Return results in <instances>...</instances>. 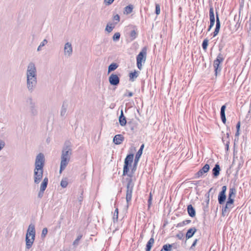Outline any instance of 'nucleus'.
Returning <instances> with one entry per match:
<instances>
[{
	"label": "nucleus",
	"instance_id": "nucleus-21",
	"mask_svg": "<svg viewBox=\"0 0 251 251\" xmlns=\"http://www.w3.org/2000/svg\"><path fill=\"white\" fill-rule=\"evenodd\" d=\"M119 121L120 125L122 126H125L126 123V117L124 115L123 110L121 111V114L119 118Z\"/></svg>",
	"mask_w": 251,
	"mask_h": 251
},
{
	"label": "nucleus",
	"instance_id": "nucleus-35",
	"mask_svg": "<svg viewBox=\"0 0 251 251\" xmlns=\"http://www.w3.org/2000/svg\"><path fill=\"white\" fill-rule=\"evenodd\" d=\"M208 44V40L207 39H205L202 42V47L204 50H206Z\"/></svg>",
	"mask_w": 251,
	"mask_h": 251
},
{
	"label": "nucleus",
	"instance_id": "nucleus-33",
	"mask_svg": "<svg viewBox=\"0 0 251 251\" xmlns=\"http://www.w3.org/2000/svg\"><path fill=\"white\" fill-rule=\"evenodd\" d=\"M172 248V245L168 244L163 245L162 249L164 251H171Z\"/></svg>",
	"mask_w": 251,
	"mask_h": 251
},
{
	"label": "nucleus",
	"instance_id": "nucleus-17",
	"mask_svg": "<svg viewBox=\"0 0 251 251\" xmlns=\"http://www.w3.org/2000/svg\"><path fill=\"white\" fill-rule=\"evenodd\" d=\"M233 207V204H229L226 203L225 206L223 207L222 212L223 216H225L226 214L228 213L230 210Z\"/></svg>",
	"mask_w": 251,
	"mask_h": 251
},
{
	"label": "nucleus",
	"instance_id": "nucleus-53",
	"mask_svg": "<svg viewBox=\"0 0 251 251\" xmlns=\"http://www.w3.org/2000/svg\"><path fill=\"white\" fill-rule=\"evenodd\" d=\"M240 122H238L236 125V129L238 130H240Z\"/></svg>",
	"mask_w": 251,
	"mask_h": 251
},
{
	"label": "nucleus",
	"instance_id": "nucleus-42",
	"mask_svg": "<svg viewBox=\"0 0 251 251\" xmlns=\"http://www.w3.org/2000/svg\"><path fill=\"white\" fill-rule=\"evenodd\" d=\"M60 185L63 188H66L68 185V182L66 180H62L60 183Z\"/></svg>",
	"mask_w": 251,
	"mask_h": 251
},
{
	"label": "nucleus",
	"instance_id": "nucleus-24",
	"mask_svg": "<svg viewBox=\"0 0 251 251\" xmlns=\"http://www.w3.org/2000/svg\"><path fill=\"white\" fill-rule=\"evenodd\" d=\"M187 211L189 216L194 217L196 215V211L194 207L191 204H189L187 206Z\"/></svg>",
	"mask_w": 251,
	"mask_h": 251
},
{
	"label": "nucleus",
	"instance_id": "nucleus-40",
	"mask_svg": "<svg viewBox=\"0 0 251 251\" xmlns=\"http://www.w3.org/2000/svg\"><path fill=\"white\" fill-rule=\"evenodd\" d=\"M136 36H137V33L135 31V30H132L130 33V37L131 38V39L134 40V39L136 38Z\"/></svg>",
	"mask_w": 251,
	"mask_h": 251
},
{
	"label": "nucleus",
	"instance_id": "nucleus-39",
	"mask_svg": "<svg viewBox=\"0 0 251 251\" xmlns=\"http://www.w3.org/2000/svg\"><path fill=\"white\" fill-rule=\"evenodd\" d=\"M120 37V33L119 32H116L113 36L112 39L114 41H117L119 40Z\"/></svg>",
	"mask_w": 251,
	"mask_h": 251
},
{
	"label": "nucleus",
	"instance_id": "nucleus-7",
	"mask_svg": "<svg viewBox=\"0 0 251 251\" xmlns=\"http://www.w3.org/2000/svg\"><path fill=\"white\" fill-rule=\"evenodd\" d=\"M133 154H130L126 156L124 161L123 175L126 176L129 171V167L131 166L133 160Z\"/></svg>",
	"mask_w": 251,
	"mask_h": 251
},
{
	"label": "nucleus",
	"instance_id": "nucleus-29",
	"mask_svg": "<svg viewBox=\"0 0 251 251\" xmlns=\"http://www.w3.org/2000/svg\"><path fill=\"white\" fill-rule=\"evenodd\" d=\"M133 9V6L129 4L125 7L124 13L126 15L129 14L132 12Z\"/></svg>",
	"mask_w": 251,
	"mask_h": 251
},
{
	"label": "nucleus",
	"instance_id": "nucleus-12",
	"mask_svg": "<svg viewBox=\"0 0 251 251\" xmlns=\"http://www.w3.org/2000/svg\"><path fill=\"white\" fill-rule=\"evenodd\" d=\"M222 189V191L218 196V201L220 204H223L226 199V186H223Z\"/></svg>",
	"mask_w": 251,
	"mask_h": 251
},
{
	"label": "nucleus",
	"instance_id": "nucleus-26",
	"mask_svg": "<svg viewBox=\"0 0 251 251\" xmlns=\"http://www.w3.org/2000/svg\"><path fill=\"white\" fill-rule=\"evenodd\" d=\"M220 167L219 164H217L212 169V173L215 177H217L220 174Z\"/></svg>",
	"mask_w": 251,
	"mask_h": 251
},
{
	"label": "nucleus",
	"instance_id": "nucleus-11",
	"mask_svg": "<svg viewBox=\"0 0 251 251\" xmlns=\"http://www.w3.org/2000/svg\"><path fill=\"white\" fill-rule=\"evenodd\" d=\"M209 18H210V25L209 26L208 31H210L213 27L215 24V19L214 13V9L212 6H210L209 9Z\"/></svg>",
	"mask_w": 251,
	"mask_h": 251
},
{
	"label": "nucleus",
	"instance_id": "nucleus-52",
	"mask_svg": "<svg viewBox=\"0 0 251 251\" xmlns=\"http://www.w3.org/2000/svg\"><path fill=\"white\" fill-rule=\"evenodd\" d=\"M197 241H198V239H196L194 241L193 243L192 244V246H191V247L190 248L191 249H192L193 247H194L196 246V244L197 243Z\"/></svg>",
	"mask_w": 251,
	"mask_h": 251
},
{
	"label": "nucleus",
	"instance_id": "nucleus-41",
	"mask_svg": "<svg viewBox=\"0 0 251 251\" xmlns=\"http://www.w3.org/2000/svg\"><path fill=\"white\" fill-rule=\"evenodd\" d=\"M47 233H48L47 228H46V227L44 228L42 231L41 237L43 238H45V236H46V235L47 234Z\"/></svg>",
	"mask_w": 251,
	"mask_h": 251
},
{
	"label": "nucleus",
	"instance_id": "nucleus-57",
	"mask_svg": "<svg viewBox=\"0 0 251 251\" xmlns=\"http://www.w3.org/2000/svg\"><path fill=\"white\" fill-rule=\"evenodd\" d=\"M240 134L239 130H237L236 132L235 133V136L238 137Z\"/></svg>",
	"mask_w": 251,
	"mask_h": 251
},
{
	"label": "nucleus",
	"instance_id": "nucleus-37",
	"mask_svg": "<svg viewBox=\"0 0 251 251\" xmlns=\"http://www.w3.org/2000/svg\"><path fill=\"white\" fill-rule=\"evenodd\" d=\"M82 237V235H79L77 237L76 239L74 241L73 244L74 246H77L78 245L79 241L81 239Z\"/></svg>",
	"mask_w": 251,
	"mask_h": 251
},
{
	"label": "nucleus",
	"instance_id": "nucleus-46",
	"mask_svg": "<svg viewBox=\"0 0 251 251\" xmlns=\"http://www.w3.org/2000/svg\"><path fill=\"white\" fill-rule=\"evenodd\" d=\"M118 214L114 213L113 217V220L114 223H116L118 222Z\"/></svg>",
	"mask_w": 251,
	"mask_h": 251
},
{
	"label": "nucleus",
	"instance_id": "nucleus-50",
	"mask_svg": "<svg viewBox=\"0 0 251 251\" xmlns=\"http://www.w3.org/2000/svg\"><path fill=\"white\" fill-rule=\"evenodd\" d=\"M151 201H152V196L151 193L150 195L149 199L148 200V207H149V208H150L151 205Z\"/></svg>",
	"mask_w": 251,
	"mask_h": 251
},
{
	"label": "nucleus",
	"instance_id": "nucleus-30",
	"mask_svg": "<svg viewBox=\"0 0 251 251\" xmlns=\"http://www.w3.org/2000/svg\"><path fill=\"white\" fill-rule=\"evenodd\" d=\"M115 25L113 23H108L105 27V30L108 33L111 32L115 27Z\"/></svg>",
	"mask_w": 251,
	"mask_h": 251
},
{
	"label": "nucleus",
	"instance_id": "nucleus-43",
	"mask_svg": "<svg viewBox=\"0 0 251 251\" xmlns=\"http://www.w3.org/2000/svg\"><path fill=\"white\" fill-rule=\"evenodd\" d=\"M160 13V7L159 4H155V13L156 15H159Z\"/></svg>",
	"mask_w": 251,
	"mask_h": 251
},
{
	"label": "nucleus",
	"instance_id": "nucleus-25",
	"mask_svg": "<svg viewBox=\"0 0 251 251\" xmlns=\"http://www.w3.org/2000/svg\"><path fill=\"white\" fill-rule=\"evenodd\" d=\"M197 231V229L195 227L190 228L187 232L186 237L187 239L191 238L195 233Z\"/></svg>",
	"mask_w": 251,
	"mask_h": 251
},
{
	"label": "nucleus",
	"instance_id": "nucleus-60",
	"mask_svg": "<svg viewBox=\"0 0 251 251\" xmlns=\"http://www.w3.org/2000/svg\"><path fill=\"white\" fill-rule=\"evenodd\" d=\"M212 189V188H210V189H209V193H210V192L211 191Z\"/></svg>",
	"mask_w": 251,
	"mask_h": 251
},
{
	"label": "nucleus",
	"instance_id": "nucleus-51",
	"mask_svg": "<svg viewBox=\"0 0 251 251\" xmlns=\"http://www.w3.org/2000/svg\"><path fill=\"white\" fill-rule=\"evenodd\" d=\"M115 0H104V2L106 5L111 4Z\"/></svg>",
	"mask_w": 251,
	"mask_h": 251
},
{
	"label": "nucleus",
	"instance_id": "nucleus-16",
	"mask_svg": "<svg viewBox=\"0 0 251 251\" xmlns=\"http://www.w3.org/2000/svg\"><path fill=\"white\" fill-rule=\"evenodd\" d=\"M68 106V104L67 101H63L60 110V116L62 117L66 115L67 109Z\"/></svg>",
	"mask_w": 251,
	"mask_h": 251
},
{
	"label": "nucleus",
	"instance_id": "nucleus-49",
	"mask_svg": "<svg viewBox=\"0 0 251 251\" xmlns=\"http://www.w3.org/2000/svg\"><path fill=\"white\" fill-rule=\"evenodd\" d=\"M44 191H44V190H42L40 189V191L38 194V197L39 198H42L43 196L44 193Z\"/></svg>",
	"mask_w": 251,
	"mask_h": 251
},
{
	"label": "nucleus",
	"instance_id": "nucleus-32",
	"mask_svg": "<svg viewBox=\"0 0 251 251\" xmlns=\"http://www.w3.org/2000/svg\"><path fill=\"white\" fill-rule=\"evenodd\" d=\"M236 193V190L235 188L232 187L229 189L228 197L234 198Z\"/></svg>",
	"mask_w": 251,
	"mask_h": 251
},
{
	"label": "nucleus",
	"instance_id": "nucleus-8",
	"mask_svg": "<svg viewBox=\"0 0 251 251\" xmlns=\"http://www.w3.org/2000/svg\"><path fill=\"white\" fill-rule=\"evenodd\" d=\"M224 60L223 55L222 53H219L216 59L214 61L213 66L214 68L215 74L216 75L221 71V67L220 66V63H222Z\"/></svg>",
	"mask_w": 251,
	"mask_h": 251
},
{
	"label": "nucleus",
	"instance_id": "nucleus-20",
	"mask_svg": "<svg viewBox=\"0 0 251 251\" xmlns=\"http://www.w3.org/2000/svg\"><path fill=\"white\" fill-rule=\"evenodd\" d=\"M124 140V137L122 134L116 135L113 138V142L116 145L121 144Z\"/></svg>",
	"mask_w": 251,
	"mask_h": 251
},
{
	"label": "nucleus",
	"instance_id": "nucleus-47",
	"mask_svg": "<svg viewBox=\"0 0 251 251\" xmlns=\"http://www.w3.org/2000/svg\"><path fill=\"white\" fill-rule=\"evenodd\" d=\"M5 145V142L2 140H0V151L4 147Z\"/></svg>",
	"mask_w": 251,
	"mask_h": 251
},
{
	"label": "nucleus",
	"instance_id": "nucleus-36",
	"mask_svg": "<svg viewBox=\"0 0 251 251\" xmlns=\"http://www.w3.org/2000/svg\"><path fill=\"white\" fill-rule=\"evenodd\" d=\"M47 43L48 41L46 39L43 40V41L40 43V45L38 46L37 48V51H39L41 50V48L44 47Z\"/></svg>",
	"mask_w": 251,
	"mask_h": 251
},
{
	"label": "nucleus",
	"instance_id": "nucleus-48",
	"mask_svg": "<svg viewBox=\"0 0 251 251\" xmlns=\"http://www.w3.org/2000/svg\"><path fill=\"white\" fill-rule=\"evenodd\" d=\"M176 237L178 238L180 240L183 239L184 238V234L182 232H180L176 234Z\"/></svg>",
	"mask_w": 251,
	"mask_h": 251
},
{
	"label": "nucleus",
	"instance_id": "nucleus-38",
	"mask_svg": "<svg viewBox=\"0 0 251 251\" xmlns=\"http://www.w3.org/2000/svg\"><path fill=\"white\" fill-rule=\"evenodd\" d=\"M120 17L118 14H116L113 16V20L115 21L114 23L115 25H116L120 21Z\"/></svg>",
	"mask_w": 251,
	"mask_h": 251
},
{
	"label": "nucleus",
	"instance_id": "nucleus-14",
	"mask_svg": "<svg viewBox=\"0 0 251 251\" xmlns=\"http://www.w3.org/2000/svg\"><path fill=\"white\" fill-rule=\"evenodd\" d=\"M210 167L207 164H205L201 169H200L196 174V177L201 176L204 174L206 173L209 170Z\"/></svg>",
	"mask_w": 251,
	"mask_h": 251
},
{
	"label": "nucleus",
	"instance_id": "nucleus-31",
	"mask_svg": "<svg viewBox=\"0 0 251 251\" xmlns=\"http://www.w3.org/2000/svg\"><path fill=\"white\" fill-rule=\"evenodd\" d=\"M118 67V65L117 63H111L108 68V73H109L112 71L115 70Z\"/></svg>",
	"mask_w": 251,
	"mask_h": 251
},
{
	"label": "nucleus",
	"instance_id": "nucleus-55",
	"mask_svg": "<svg viewBox=\"0 0 251 251\" xmlns=\"http://www.w3.org/2000/svg\"><path fill=\"white\" fill-rule=\"evenodd\" d=\"M133 93H132V92H129L128 93V94H127V96L128 97H132V96H133Z\"/></svg>",
	"mask_w": 251,
	"mask_h": 251
},
{
	"label": "nucleus",
	"instance_id": "nucleus-18",
	"mask_svg": "<svg viewBox=\"0 0 251 251\" xmlns=\"http://www.w3.org/2000/svg\"><path fill=\"white\" fill-rule=\"evenodd\" d=\"M233 207V204H229L226 203L225 206L223 207L222 212L223 216H225L226 214L228 213L230 210Z\"/></svg>",
	"mask_w": 251,
	"mask_h": 251
},
{
	"label": "nucleus",
	"instance_id": "nucleus-34",
	"mask_svg": "<svg viewBox=\"0 0 251 251\" xmlns=\"http://www.w3.org/2000/svg\"><path fill=\"white\" fill-rule=\"evenodd\" d=\"M138 77V74L137 72L134 71V72L130 73L129 74V77L130 79L133 80L135 78Z\"/></svg>",
	"mask_w": 251,
	"mask_h": 251
},
{
	"label": "nucleus",
	"instance_id": "nucleus-54",
	"mask_svg": "<svg viewBox=\"0 0 251 251\" xmlns=\"http://www.w3.org/2000/svg\"><path fill=\"white\" fill-rule=\"evenodd\" d=\"M78 201L80 202V204H81V202L82 201H83V197L80 196L78 198Z\"/></svg>",
	"mask_w": 251,
	"mask_h": 251
},
{
	"label": "nucleus",
	"instance_id": "nucleus-44",
	"mask_svg": "<svg viewBox=\"0 0 251 251\" xmlns=\"http://www.w3.org/2000/svg\"><path fill=\"white\" fill-rule=\"evenodd\" d=\"M234 199V198L228 197L227 201L226 202V203H227V205H229V204H233Z\"/></svg>",
	"mask_w": 251,
	"mask_h": 251
},
{
	"label": "nucleus",
	"instance_id": "nucleus-22",
	"mask_svg": "<svg viewBox=\"0 0 251 251\" xmlns=\"http://www.w3.org/2000/svg\"><path fill=\"white\" fill-rule=\"evenodd\" d=\"M226 105H224L221 107V118L223 123L225 124L226 122V117L225 114V110H226Z\"/></svg>",
	"mask_w": 251,
	"mask_h": 251
},
{
	"label": "nucleus",
	"instance_id": "nucleus-56",
	"mask_svg": "<svg viewBox=\"0 0 251 251\" xmlns=\"http://www.w3.org/2000/svg\"><path fill=\"white\" fill-rule=\"evenodd\" d=\"M138 162H139V161H137V160L134 159V163H133V165L137 166Z\"/></svg>",
	"mask_w": 251,
	"mask_h": 251
},
{
	"label": "nucleus",
	"instance_id": "nucleus-19",
	"mask_svg": "<svg viewBox=\"0 0 251 251\" xmlns=\"http://www.w3.org/2000/svg\"><path fill=\"white\" fill-rule=\"evenodd\" d=\"M233 207V204H229L226 203L225 206L223 207L222 212L223 216H225L226 214L228 213L230 210Z\"/></svg>",
	"mask_w": 251,
	"mask_h": 251
},
{
	"label": "nucleus",
	"instance_id": "nucleus-13",
	"mask_svg": "<svg viewBox=\"0 0 251 251\" xmlns=\"http://www.w3.org/2000/svg\"><path fill=\"white\" fill-rule=\"evenodd\" d=\"M73 53V47L72 44L67 42L65 43L64 48V54L65 56L70 57L72 55Z\"/></svg>",
	"mask_w": 251,
	"mask_h": 251
},
{
	"label": "nucleus",
	"instance_id": "nucleus-10",
	"mask_svg": "<svg viewBox=\"0 0 251 251\" xmlns=\"http://www.w3.org/2000/svg\"><path fill=\"white\" fill-rule=\"evenodd\" d=\"M119 75H118L113 73L109 75L108 80L110 85L113 86H117L119 85L120 83V77Z\"/></svg>",
	"mask_w": 251,
	"mask_h": 251
},
{
	"label": "nucleus",
	"instance_id": "nucleus-58",
	"mask_svg": "<svg viewBox=\"0 0 251 251\" xmlns=\"http://www.w3.org/2000/svg\"><path fill=\"white\" fill-rule=\"evenodd\" d=\"M114 213L118 214V209L116 208Z\"/></svg>",
	"mask_w": 251,
	"mask_h": 251
},
{
	"label": "nucleus",
	"instance_id": "nucleus-28",
	"mask_svg": "<svg viewBox=\"0 0 251 251\" xmlns=\"http://www.w3.org/2000/svg\"><path fill=\"white\" fill-rule=\"evenodd\" d=\"M144 148V145L142 144L141 145V146L140 147V149L139 150V151H137V152L136 154L135 158L134 159L135 160H136L137 161L139 160V159L143 153V150Z\"/></svg>",
	"mask_w": 251,
	"mask_h": 251
},
{
	"label": "nucleus",
	"instance_id": "nucleus-45",
	"mask_svg": "<svg viewBox=\"0 0 251 251\" xmlns=\"http://www.w3.org/2000/svg\"><path fill=\"white\" fill-rule=\"evenodd\" d=\"M190 222H191V220H185V221H183L182 223H179L178 224V226H182L183 225H187V224L190 223Z\"/></svg>",
	"mask_w": 251,
	"mask_h": 251
},
{
	"label": "nucleus",
	"instance_id": "nucleus-3",
	"mask_svg": "<svg viewBox=\"0 0 251 251\" xmlns=\"http://www.w3.org/2000/svg\"><path fill=\"white\" fill-rule=\"evenodd\" d=\"M72 154V144L70 141H66L63 147L60 166V173L64 170L69 163Z\"/></svg>",
	"mask_w": 251,
	"mask_h": 251
},
{
	"label": "nucleus",
	"instance_id": "nucleus-15",
	"mask_svg": "<svg viewBox=\"0 0 251 251\" xmlns=\"http://www.w3.org/2000/svg\"><path fill=\"white\" fill-rule=\"evenodd\" d=\"M216 28L213 32V37H215L218 34V33L219 32L220 27H221V24H220V19L219 18V15H218V12H216Z\"/></svg>",
	"mask_w": 251,
	"mask_h": 251
},
{
	"label": "nucleus",
	"instance_id": "nucleus-59",
	"mask_svg": "<svg viewBox=\"0 0 251 251\" xmlns=\"http://www.w3.org/2000/svg\"><path fill=\"white\" fill-rule=\"evenodd\" d=\"M228 144H229V142H227L226 143V146L227 149H228Z\"/></svg>",
	"mask_w": 251,
	"mask_h": 251
},
{
	"label": "nucleus",
	"instance_id": "nucleus-1",
	"mask_svg": "<svg viewBox=\"0 0 251 251\" xmlns=\"http://www.w3.org/2000/svg\"><path fill=\"white\" fill-rule=\"evenodd\" d=\"M26 86L28 91L32 93L37 85V69L35 63L30 62L26 68L25 72Z\"/></svg>",
	"mask_w": 251,
	"mask_h": 251
},
{
	"label": "nucleus",
	"instance_id": "nucleus-23",
	"mask_svg": "<svg viewBox=\"0 0 251 251\" xmlns=\"http://www.w3.org/2000/svg\"><path fill=\"white\" fill-rule=\"evenodd\" d=\"M154 243V239L152 235L146 245V251H150Z\"/></svg>",
	"mask_w": 251,
	"mask_h": 251
},
{
	"label": "nucleus",
	"instance_id": "nucleus-4",
	"mask_svg": "<svg viewBox=\"0 0 251 251\" xmlns=\"http://www.w3.org/2000/svg\"><path fill=\"white\" fill-rule=\"evenodd\" d=\"M137 166L133 165L131 168V172L126 174L127 177L126 178L127 182L126 186V201L127 202V207H128V203L131 200L132 195L134 186V183L133 179V174L136 170Z\"/></svg>",
	"mask_w": 251,
	"mask_h": 251
},
{
	"label": "nucleus",
	"instance_id": "nucleus-9",
	"mask_svg": "<svg viewBox=\"0 0 251 251\" xmlns=\"http://www.w3.org/2000/svg\"><path fill=\"white\" fill-rule=\"evenodd\" d=\"M27 103L29 104V113L31 116L34 117L38 114V109L35 103L32 98H29L27 100Z\"/></svg>",
	"mask_w": 251,
	"mask_h": 251
},
{
	"label": "nucleus",
	"instance_id": "nucleus-2",
	"mask_svg": "<svg viewBox=\"0 0 251 251\" xmlns=\"http://www.w3.org/2000/svg\"><path fill=\"white\" fill-rule=\"evenodd\" d=\"M44 163V155L42 153H39L36 157L34 170V182L35 184H38L42 179Z\"/></svg>",
	"mask_w": 251,
	"mask_h": 251
},
{
	"label": "nucleus",
	"instance_id": "nucleus-6",
	"mask_svg": "<svg viewBox=\"0 0 251 251\" xmlns=\"http://www.w3.org/2000/svg\"><path fill=\"white\" fill-rule=\"evenodd\" d=\"M147 50V48L144 47L136 57L137 66L140 70L142 69V62L146 61Z\"/></svg>",
	"mask_w": 251,
	"mask_h": 251
},
{
	"label": "nucleus",
	"instance_id": "nucleus-5",
	"mask_svg": "<svg viewBox=\"0 0 251 251\" xmlns=\"http://www.w3.org/2000/svg\"><path fill=\"white\" fill-rule=\"evenodd\" d=\"M36 230L34 225H29L25 235V248L30 249L34 243L35 238Z\"/></svg>",
	"mask_w": 251,
	"mask_h": 251
},
{
	"label": "nucleus",
	"instance_id": "nucleus-27",
	"mask_svg": "<svg viewBox=\"0 0 251 251\" xmlns=\"http://www.w3.org/2000/svg\"><path fill=\"white\" fill-rule=\"evenodd\" d=\"M48 183V177H45L41 184L40 189L45 191L47 187Z\"/></svg>",
	"mask_w": 251,
	"mask_h": 251
}]
</instances>
